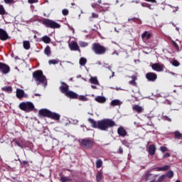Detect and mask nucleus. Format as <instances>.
I'll return each mask as SVG.
<instances>
[{"label": "nucleus", "mask_w": 182, "mask_h": 182, "mask_svg": "<svg viewBox=\"0 0 182 182\" xmlns=\"http://www.w3.org/2000/svg\"><path fill=\"white\" fill-rule=\"evenodd\" d=\"M79 45L80 46V48H86V46H87L89 45V43L87 42H85V41H80Z\"/></svg>", "instance_id": "36"}, {"label": "nucleus", "mask_w": 182, "mask_h": 182, "mask_svg": "<svg viewBox=\"0 0 182 182\" xmlns=\"http://www.w3.org/2000/svg\"><path fill=\"white\" fill-rule=\"evenodd\" d=\"M132 109H133V110H135V112L137 113H141V112H143V110H144L143 107H141L137 105H134Z\"/></svg>", "instance_id": "21"}, {"label": "nucleus", "mask_w": 182, "mask_h": 182, "mask_svg": "<svg viewBox=\"0 0 182 182\" xmlns=\"http://www.w3.org/2000/svg\"><path fill=\"white\" fill-rule=\"evenodd\" d=\"M87 62V60L85 58H81L80 59L79 63L80 66H85L86 65V63Z\"/></svg>", "instance_id": "28"}, {"label": "nucleus", "mask_w": 182, "mask_h": 182, "mask_svg": "<svg viewBox=\"0 0 182 182\" xmlns=\"http://www.w3.org/2000/svg\"><path fill=\"white\" fill-rule=\"evenodd\" d=\"M44 53L45 55H47V56H49L50 55V47L49 46H47L45 48Z\"/></svg>", "instance_id": "32"}, {"label": "nucleus", "mask_w": 182, "mask_h": 182, "mask_svg": "<svg viewBox=\"0 0 182 182\" xmlns=\"http://www.w3.org/2000/svg\"><path fill=\"white\" fill-rule=\"evenodd\" d=\"M35 96H41V95L36 93V94H35Z\"/></svg>", "instance_id": "63"}, {"label": "nucleus", "mask_w": 182, "mask_h": 182, "mask_svg": "<svg viewBox=\"0 0 182 182\" xmlns=\"http://www.w3.org/2000/svg\"><path fill=\"white\" fill-rule=\"evenodd\" d=\"M129 85H132V86H136V85H137V83H136V81L134 80H131L129 82Z\"/></svg>", "instance_id": "51"}, {"label": "nucleus", "mask_w": 182, "mask_h": 182, "mask_svg": "<svg viewBox=\"0 0 182 182\" xmlns=\"http://www.w3.org/2000/svg\"><path fill=\"white\" fill-rule=\"evenodd\" d=\"M48 117H50V119H53L54 120H59L60 119V114L56 112H50Z\"/></svg>", "instance_id": "13"}, {"label": "nucleus", "mask_w": 182, "mask_h": 182, "mask_svg": "<svg viewBox=\"0 0 182 182\" xmlns=\"http://www.w3.org/2000/svg\"><path fill=\"white\" fill-rule=\"evenodd\" d=\"M174 134H175V138H176V139H181V137H182V134L180 133V132H178V131H176V132H174Z\"/></svg>", "instance_id": "35"}, {"label": "nucleus", "mask_w": 182, "mask_h": 182, "mask_svg": "<svg viewBox=\"0 0 182 182\" xmlns=\"http://www.w3.org/2000/svg\"><path fill=\"white\" fill-rule=\"evenodd\" d=\"M172 65L173 66H180V63L178 61H177V60H174L173 62H172Z\"/></svg>", "instance_id": "46"}, {"label": "nucleus", "mask_w": 182, "mask_h": 182, "mask_svg": "<svg viewBox=\"0 0 182 182\" xmlns=\"http://www.w3.org/2000/svg\"><path fill=\"white\" fill-rule=\"evenodd\" d=\"M68 46L70 50L80 52V48H79V45L76 41H72L71 43H69Z\"/></svg>", "instance_id": "8"}, {"label": "nucleus", "mask_w": 182, "mask_h": 182, "mask_svg": "<svg viewBox=\"0 0 182 182\" xmlns=\"http://www.w3.org/2000/svg\"><path fill=\"white\" fill-rule=\"evenodd\" d=\"M0 70H1L2 73L6 75V73H9V66L5 63H0Z\"/></svg>", "instance_id": "9"}, {"label": "nucleus", "mask_w": 182, "mask_h": 182, "mask_svg": "<svg viewBox=\"0 0 182 182\" xmlns=\"http://www.w3.org/2000/svg\"><path fill=\"white\" fill-rule=\"evenodd\" d=\"M171 43L173 45V46L175 48V49H176V50H178L179 47H178V44H177V43H176V41H171Z\"/></svg>", "instance_id": "41"}, {"label": "nucleus", "mask_w": 182, "mask_h": 182, "mask_svg": "<svg viewBox=\"0 0 182 182\" xmlns=\"http://www.w3.org/2000/svg\"><path fill=\"white\" fill-rule=\"evenodd\" d=\"M50 113V111L48 109H41L39 111V114L41 116H46V117H49V114Z\"/></svg>", "instance_id": "20"}, {"label": "nucleus", "mask_w": 182, "mask_h": 182, "mask_svg": "<svg viewBox=\"0 0 182 182\" xmlns=\"http://www.w3.org/2000/svg\"><path fill=\"white\" fill-rule=\"evenodd\" d=\"M111 105H112V106H114V100H113L111 102Z\"/></svg>", "instance_id": "59"}, {"label": "nucleus", "mask_w": 182, "mask_h": 182, "mask_svg": "<svg viewBox=\"0 0 182 182\" xmlns=\"http://www.w3.org/2000/svg\"><path fill=\"white\" fill-rule=\"evenodd\" d=\"M23 46L24 49H26V50L31 49V43H29L28 41H24L23 42Z\"/></svg>", "instance_id": "25"}, {"label": "nucleus", "mask_w": 182, "mask_h": 182, "mask_svg": "<svg viewBox=\"0 0 182 182\" xmlns=\"http://www.w3.org/2000/svg\"><path fill=\"white\" fill-rule=\"evenodd\" d=\"M60 181L61 182L70 181V179L68 177L63 176V177L60 178Z\"/></svg>", "instance_id": "43"}, {"label": "nucleus", "mask_w": 182, "mask_h": 182, "mask_svg": "<svg viewBox=\"0 0 182 182\" xmlns=\"http://www.w3.org/2000/svg\"><path fill=\"white\" fill-rule=\"evenodd\" d=\"M166 174H164L162 176H161L159 178H158V181L159 182H161L163 181V180H166Z\"/></svg>", "instance_id": "45"}, {"label": "nucleus", "mask_w": 182, "mask_h": 182, "mask_svg": "<svg viewBox=\"0 0 182 182\" xmlns=\"http://www.w3.org/2000/svg\"><path fill=\"white\" fill-rule=\"evenodd\" d=\"M160 150L161 152L165 153V151H168V149H167V147L166 146H161Z\"/></svg>", "instance_id": "47"}, {"label": "nucleus", "mask_w": 182, "mask_h": 182, "mask_svg": "<svg viewBox=\"0 0 182 182\" xmlns=\"http://www.w3.org/2000/svg\"><path fill=\"white\" fill-rule=\"evenodd\" d=\"M151 68H152L153 70H155L156 72H163V70H164L163 65H161L159 63H154L151 65Z\"/></svg>", "instance_id": "10"}, {"label": "nucleus", "mask_w": 182, "mask_h": 182, "mask_svg": "<svg viewBox=\"0 0 182 182\" xmlns=\"http://www.w3.org/2000/svg\"><path fill=\"white\" fill-rule=\"evenodd\" d=\"M170 168V166L166 165L162 167H157L156 168V171H166V170H168Z\"/></svg>", "instance_id": "24"}, {"label": "nucleus", "mask_w": 182, "mask_h": 182, "mask_svg": "<svg viewBox=\"0 0 182 182\" xmlns=\"http://www.w3.org/2000/svg\"><path fill=\"white\" fill-rule=\"evenodd\" d=\"M121 105H123V102L119 100H114V106H121Z\"/></svg>", "instance_id": "39"}, {"label": "nucleus", "mask_w": 182, "mask_h": 182, "mask_svg": "<svg viewBox=\"0 0 182 182\" xmlns=\"http://www.w3.org/2000/svg\"><path fill=\"white\" fill-rule=\"evenodd\" d=\"M41 41L44 42V43H50V38L48 36H44L42 38Z\"/></svg>", "instance_id": "26"}, {"label": "nucleus", "mask_w": 182, "mask_h": 182, "mask_svg": "<svg viewBox=\"0 0 182 182\" xmlns=\"http://www.w3.org/2000/svg\"><path fill=\"white\" fill-rule=\"evenodd\" d=\"M0 39L1 41H6L8 39V33L2 28H0Z\"/></svg>", "instance_id": "12"}, {"label": "nucleus", "mask_w": 182, "mask_h": 182, "mask_svg": "<svg viewBox=\"0 0 182 182\" xmlns=\"http://www.w3.org/2000/svg\"><path fill=\"white\" fill-rule=\"evenodd\" d=\"M43 24L45 25L47 28H60V24L55 22L54 21L49 20V19H45L43 21Z\"/></svg>", "instance_id": "5"}, {"label": "nucleus", "mask_w": 182, "mask_h": 182, "mask_svg": "<svg viewBox=\"0 0 182 182\" xmlns=\"http://www.w3.org/2000/svg\"><path fill=\"white\" fill-rule=\"evenodd\" d=\"M59 63V60L55 59V60H50L48 61V65H58Z\"/></svg>", "instance_id": "34"}, {"label": "nucleus", "mask_w": 182, "mask_h": 182, "mask_svg": "<svg viewBox=\"0 0 182 182\" xmlns=\"http://www.w3.org/2000/svg\"><path fill=\"white\" fill-rule=\"evenodd\" d=\"M16 144L18 146V147H22V145H21V144L19 142H18V141H16Z\"/></svg>", "instance_id": "58"}, {"label": "nucleus", "mask_w": 182, "mask_h": 182, "mask_svg": "<svg viewBox=\"0 0 182 182\" xmlns=\"http://www.w3.org/2000/svg\"><path fill=\"white\" fill-rule=\"evenodd\" d=\"M163 120H166L167 122H171V118L168 117L166 115L162 114Z\"/></svg>", "instance_id": "44"}, {"label": "nucleus", "mask_w": 182, "mask_h": 182, "mask_svg": "<svg viewBox=\"0 0 182 182\" xmlns=\"http://www.w3.org/2000/svg\"><path fill=\"white\" fill-rule=\"evenodd\" d=\"M148 82H156L157 80V74L154 73H148L146 74Z\"/></svg>", "instance_id": "7"}, {"label": "nucleus", "mask_w": 182, "mask_h": 182, "mask_svg": "<svg viewBox=\"0 0 182 182\" xmlns=\"http://www.w3.org/2000/svg\"><path fill=\"white\" fill-rule=\"evenodd\" d=\"M122 143L124 146H126V147H129V146H130L129 142L126 140L122 141Z\"/></svg>", "instance_id": "48"}, {"label": "nucleus", "mask_w": 182, "mask_h": 182, "mask_svg": "<svg viewBox=\"0 0 182 182\" xmlns=\"http://www.w3.org/2000/svg\"><path fill=\"white\" fill-rule=\"evenodd\" d=\"M38 0H28V4H36Z\"/></svg>", "instance_id": "52"}, {"label": "nucleus", "mask_w": 182, "mask_h": 182, "mask_svg": "<svg viewBox=\"0 0 182 182\" xmlns=\"http://www.w3.org/2000/svg\"><path fill=\"white\" fill-rule=\"evenodd\" d=\"M168 157H170V153H166L163 156L164 159H167Z\"/></svg>", "instance_id": "53"}, {"label": "nucleus", "mask_w": 182, "mask_h": 182, "mask_svg": "<svg viewBox=\"0 0 182 182\" xmlns=\"http://www.w3.org/2000/svg\"><path fill=\"white\" fill-rule=\"evenodd\" d=\"M63 15H64L65 16H66V15H68V14H69V11L68 9H63L62 11Z\"/></svg>", "instance_id": "49"}, {"label": "nucleus", "mask_w": 182, "mask_h": 182, "mask_svg": "<svg viewBox=\"0 0 182 182\" xmlns=\"http://www.w3.org/2000/svg\"><path fill=\"white\" fill-rule=\"evenodd\" d=\"M130 77H131V79H132V80H134V81L137 80V77H136V76H134V75H132V76H131Z\"/></svg>", "instance_id": "55"}, {"label": "nucleus", "mask_w": 182, "mask_h": 182, "mask_svg": "<svg viewBox=\"0 0 182 182\" xmlns=\"http://www.w3.org/2000/svg\"><path fill=\"white\" fill-rule=\"evenodd\" d=\"M141 6H144L145 8H149V9H151V10L154 9L153 7H151V6H150V4H145V3H142Z\"/></svg>", "instance_id": "42"}, {"label": "nucleus", "mask_w": 182, "mask_h": 182, "mask_svg": "<svg viewBox=\"0 0 182 182\" xmlns=\"http://www.w3.org/2000/svg\"><path fill=\"white\" fill-rule=\"evenodd\" d=\"M81 146L85 149H90L93 147V141L90 139H82L81 141Z\"/></svg>", "instance_id": "6"}, {"label": "nucleus", "mask_w": 182, "mask_h": 182, "mask_svg": "<svg viewBox=\"0 0 182 182\" xmlns=\"http://www.w3.org/2000/svg\"><path fill=\"white\" fill-rule=\"evenodd\" d=\"M88 120L94 129H99L100 130H102L104 132L107 131L109 128L114 126V121H113L112 119H104L97 121V122H96V121L92 118H90Z\"/></svg>", "instance_id": "1"}, {"label": "nucleus", "mask_w": 182, "mask_h": 182, "mask_svg": "<svg viewBox=\"0 0 182 182\" xmlns=\"http://www.w3.org/2000/svg\"><path fill=\"white\" fill-rule=\"evenodd\" d=\"M119 153L120 154H123V148H122V147H119Z\"/></svg>", "instance_id": "56"}, {"label": "nucleus", "mask_w": 182, "mask_h": 182, "mask_svg": "<svg viewBox=\"0 0 182 182\" xmlns=\"http://www.w3.org/2000/svg\"><path fill=\"white\" fill-rule=\"evenodd\" d=\"M90 82L92 85H97V86H99V80H97V77H91L90 78Z\"/></svg>", "instance_id": "23"}, {"label": "nucleus", "mask_w": 182, "mask_h": 182, "mask_svg": "<svg viewBox=\"0 0 182 182\" xmlns=\"http://www.w3.org/2000/svg\"><path fill=\"white\" fill-rule=\"evenodd\" d=\"M147 2H152L153 4H156L157 2L156 0H146Z\"/></svg>", "instance_id": "57"}, {"label": "nucleus", "mask_w": 182, "mask_h": 182, "mask_svg": "<svg viewBox=\"0 0 182 182\" xmlns=\"http://www.w3.org/2000/svg\"><path fill=\"white\" fill-rule=\"evenodd\" d=\"M78 100H80L81 102H87L88 99L87 97H86V96L85 95H77V98Z\"/></svg>", "instance_id": "29"}, {"label": "nucleus", "mask_w": 182, "mask_h": 182, "mask_svg": "<svg viewBox=\"0 0 182 182\" xmlns=\"http://www.w3.org/2000/svg\"><path fill=\"white\" fill-rule=\"evenodd\" d=\"M65 96H67V97H70V99H77V95L73 91H68Z\"/></svg>", "instance_id": "15"}, {"label": "nucleus", "mask_w": 182, "mask_h": 182, "mask_svg": "<svg viewBox=\"0 0 182 182\" xmlns=\"http://www.w3.org/2000/svg\"><path fill=\"white\" fill-rule=\"evenodd\" d=\"M102 178H103V172L102 171H100L97 172V176H96L97 182L102 181Z\"/></svg>", "instance_id": "22"}, {"label": "nucleus", "mask_w": 182, "mask_h": 182, "mask_svg": "<svg viewBox=\"0 0 182 182\" xmlns=\"http://www.w3.org/2000/svg\"><path fill=\"white\" fill-rule=\"evenodd\" d=\"M141 38L143 41H149L151 38V33L149 31H145L142 35Z\"/></svg>", "instance_id": "16"}, {"label": "nucleus", "mask_w": 182, "mask_h": 182, "mask_svg": "<svg viewBox=\"0 0 182 182\" xmlns=\"http://www.w3.org/2000/svg\"><path fill=\"white\" fill-rule=\"evenodd\" d=\"M91 87H92V89H97V87H96V85H91Z\"/></svg>", "instance_id": "60"}, {"label": "nucleus", "mask_w": 182, "mask_h": 182, "mask_svg": "<svg viewBox=\"0 0 182 182\" xmlns=\"http://www.w3.org/2000/svg\"><path fill=\"white\" fill-rule=\"evenodd\" d=\"M168 178H173L174 176V172L173 171H169L165 174Z\"/></svg>", "instance_id": "33"}, {"label": "nucleus", "mask_w": 182, "mask_h": 182, "mask_svg": "<svg viewBox=\"0 0 182 182\" xmlns=\"http://www.w3.org/2000/svg\"><path fill=\"white\" fill-rule=\"evenodd\" d=\"M128 21H133V22H136V23H139V24L141 23V20L136 18H129Z\"/></svg>", "instance_id": "37"}, {"label": "nucleus", "mask_w": 182, "mask_h": 182, "mask_svg": "<svg viewBox=\"0 0 182 182\" xmlns=\"http://www.w3.org/2000/svg\"><path fill=\"white\" fill-rule=\"evenodd\" d=\"M149 154H150V156H154V154H156V146H154V144L149 146Z\"/></svg>", "instance_id": "17"}, {"label": "nucleus", "mask_w": 182, "mask_h": 182, "mask_svg": "<svg viewBox=\"0 0 182 182\" xmlns=\"http://www.w3.org/2000/svg\"><path fill=\"white\" fill-rule=\"evenodd\" d=\"M5 4H14L15 0H4Z\"/></svg>", "instance_id": "50"}, {"label": "nucleus", "mask_w": 182, "mask_h": 182, "mask_svg": "<svg viewBox=\"0 0 182 182\" xmlns=\"http://www.w3.org/2000/svg\"><path fill=\"white\" fill-rule=\"evenodd\" d=\"M99 18V15L96 13H92V16L89 17V21H90L92 22V21H93V19H96Z\"/></svg>", "instance_id": "31"}, {"label": "nucleus", "mask_w": 182, "mask_h": 182, "mask_svg": "<svg viewBox=\"0 0 182 182\" xmlns=\"http://www.w3.org/2000/svg\"><path fill=\"white\" fill-rule=\"evenodd\" d=\"M132 2H135V4H139V1H132Z\"/></svg>", "instance_id": "62"}, {"label": "nucleus", "mask_w": 182, "mask_h": 182, "mask_svg": "<svg viewBox=\"0 0 182 182\" xmlns=\"http://www.w3.org/2000/svg\"><path fill=\"white\" fill-rule=\"evenodd\" d=\"M98 2H99L100 4H102V0H98Z\"/></svg>", "instance_id": "64"}, {"label": "nucleus", "mask_w": 182, "mask_h": 182, "mask_svg": "<svg viewBox=\"0 0 182 182\" xmlns=\"http://www.w3.org/2000/svg\"><path fill=\"white\" fill-rule=\"evenodd\" d=\"M95 100L98 103H106V97L103 96H97L95 98Z\"/></svg>", "instance_id": "18"}, {"label": "nucleus", "mask_w": 182, "mask_h": 182, "mask_svg": "<svg viewBox=\"0 0 182 182\" xmlns=\"http://www.w3.org/2000/svg\"><path fill=\"white\" fill-rule=\"evenodd\" d=\"M4 92H7L8 93H11L12 92V87L6 86L1 88Z\"/></svg>", "instance_id": "27"}, {"label": "nucleus", "mask_w": 182, "mask_h": 182, "mask_svg": "<svg viewBox=\"0 0 182 182\" xmlns=\"http://www.w3.org/2000/svg\"><path fill=\"white\" fill-rule=\"evenodd\" d=\"M151 173H146V174L145 175V180H146V181H149V180H151V178H150V177H151Z\"/></svg>", "instance_id": "40"}, {"label": "nucleus", "mask_w": 182, "mask_h": 182, "mask_svg": "<svg viewBox=\"0 0 182 182\" xmlns=\"http://www.w3.org/2000/svg\"><path fill=\"white\" fill-rule=\"evenodd\" d=\"M117 133L121 137H126V136H127V131H126L123 127L118 128Z\"/></svg>", "instance_id": "11"}, {"label": "nucleus", "mask_w": 182, "mask_h": 182, "mask_svg": "<svg viewBox=\"0 0 182 182\" xmlns=\"http://www.w3.org/2000/svg\"><path fill=\"white\" fill-rule=\"evenodd\" d=\"M102 166H103V161H102V159L97 160V161H96L97 168H100V167H102Z\"/></svg>", "instance_id": "30"}, {"label": "nucleus", "mask_w": 182, "mask_h": 182, "mask_svg": "<svg viewBox=\"0 0 182 182\" xmlns=\"http://www.w3.org/2000/svg\"><path fill=\"white\" fill-rule=\"evenodd\" d=\"M72 122L73 123V124H77V123H79V121H77V119H73Z\"/></svg>", "instance_id": "54"}, {"label": "nucleus", "mask_w": 182, "mask_h": 182, "mask_svg": "<svg viewBox=\"0 0 182 182\" xmlns=\"http://www.w3.org/2000/svg\"><path fill=\"white\" fill-rule=\"evenodd\" d=\"M92 50L95 52V53H96V55H103L106 53L105 47L100 43H94L92 45Z\"/></svg>", "instance_id": "3"}, {"label": "nucleus", "mask_w": 182, "mask_h": 182, "mask_svg": "<svg viewBox=\"0 0 182 182\" xmlns=\"http://www.w3.org/2000/svg\"><path fill=\"white\" fill-rule=\"evenodd\" d=\"M25 91L23 90L17 89L16 90V97L18 99H22V97H25Z\"/></svg>", "instance_id": "14"}, {"label": "nucleus", "mask_w": 182, "mask_h": 182, "mask_svg": "<svg viewBox=\"0 0 182 182\" xmlns=\"http://www.w3.org/2000/svg\"><path fill=\"white\" fill-rule=\"evenodd\" d=\"M33 77H34L37 85H43L44 87H46L48 82L46 81V77L43 75V73L41 70L36 71L33 73Z\"/></svg>", "instance_id": "2"}, {"label": "nucleus", "mask_w": 182, "mask_h": 182, "mask_svg": "<svg viewBox=\"0 0 182 182\" xmlns=\"http://www.w3.org/2000/svg\"><path fill=\"white\" fill-rule=\"evenodd\" d=\"M60 92H62V93H64V95H66V93L69 92V85H65L64 86H60Z\"/></svg>", "instance_id": "19"}, {"label": "nucleus", "mask_w": 182, "mask_h": 182, "mask_svg": "<svg viewBox=\"0 0 182 182\" xmlns=\"http://www.w3.org/2000/svg\"><path fill=\"white\" fill-rule=\"evenodd\" d=\"M19 108L24 112H32L35 109V105L31 102H21L19 105Z\"/></svg>", "instance_id": "4"}, {"label": "nucleus", "mask_w": 182, "mask_h": 182, "mask_svg": "<svg viewBox=\"0 0 182 182\" xmlns=\"http://www.w3.org/2000/svg\"><path fill=\"white\" fill-rule=\"evenodd\" d=\"M113 76H114V73L112 71V76H110L109 77H113Z\"/></svg>", "instance_id": "61"}, {"label": "nucleus", "mask_w": 182, "mask_h": 182, "mask_svg": "<svg viewBox=\"0 0 182 182\" xmlns=\"http://www.w3.org/2000/svg\"><path fill=\"white\" fill-rule=\"evenodd\" d=\"M6 14V11H5V8H4V6L0 5V15H5Z\"/></svg>", "instance_id": "38"}]
</instances>
